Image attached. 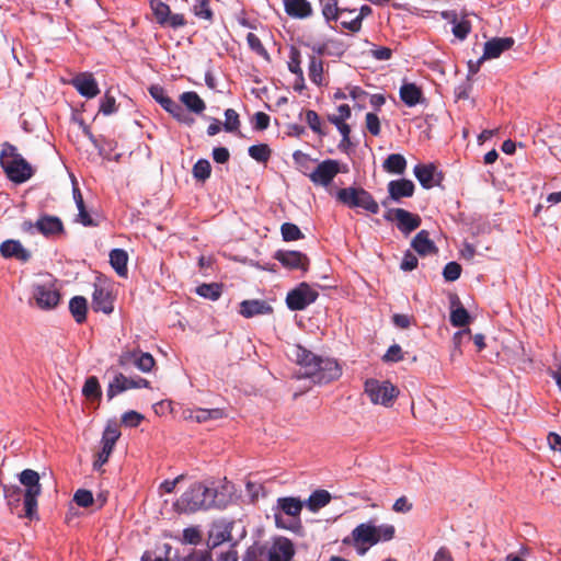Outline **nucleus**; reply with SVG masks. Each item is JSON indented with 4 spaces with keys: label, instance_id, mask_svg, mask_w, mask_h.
<instances>
[{
    "label": "nucleus",
    "instance_id": "nucleus-21",
    "mask_svg": "<svg viewBox=\"0 0 561 561\" xmlns=\"http://www.w3.org/2000/svg\"><path fill=\"white\" fill-rule=\"evenodd\" d=\"M0 254L5 259H16L21 262H27L31 259V253L26 250L19 240L9 239L1 243Z\"/></svg>",
    "mask_w": 561,
    "mask_h": 561
},
{
    "label": "nucleus",
    "instance_id": "nucleus-15",
    "mask_svg": "<svg viewBox=\"0 0 561 561\" xmlns=\"http://www.w3.org/2000/svg\"><path fill=\"white\" fill-rule=\"evenodd\" d=\"M274 259L289 270H301L306 272L309 267L308 256L299 251L278 250L275 252Z\"/></svg>",
    "mask_w": 561,
    "mask_h": 561
},
{
    "label": "nucleus",
    "instance_id": "nucleus-35",
    "mask_svg": "<svg viewBox=\"0 0 561 561\" xmlns=\"http://www.w3.org/2000/svg\"><path fill=\"white\" fill-rule=\"evenodd\" d=\"M69 310L77 323H83L87 319V299L82 296L72 297L69 301Z\"/></svg>",
    "mask_w": 561,
    "mask_h": 561
},
{
    "label": "nucleus",
    "instance_id": "nucleus-3",
    "mask_svg": "<svg viewBox=\"0 0 561 561\" xmlns=\"http://www.w3.org/2000/svg\"><path fill=\"white\" fill-rule=\"evenodd\" d=\"M0 164L12 182L23 183L33 175L31 164L18 152L16 147L9 142L2 145Z\"/></svg>",
    "mask_w": 561,
    "mask_h": 561
},
{
    "label": "nucleus",
    "instance_id": "nucleus-9",
    "mask_svg": "<svg viewBox=\"0 0 561 561\" xmlns=\"http://www.w3.org/2000/svg\"><path fill=\"white\" fill-rule=\"evenodd\" d=\"M319 294L309 284L300 283L296 288L290 290L286 296V305L293 311L306 309L313 304Z\"/></svg>",
    "mask_w": 561,
    "mask_h": 561
},
{
    "label": "nucleus",
    "instance_id": "nucleus-47",
    "mask_svg": "<svg viewBox=\"0 0 561 561\" xmlns=\"http://www.w3.org/2000/svg\"><path fill=\"white\" fill-rule=\"evenodd\" d=\"M280 232L284 241H296L304 238L299 227L291 222H284L280 227Z\"/></svg>",
    "mask_w": 561,
    "mask_h": 561
},
{
    "label": "nucleus",
    "instance_id": "nucleus-41",
    "mask_svg": "<svg viewBox=\"0 0 561 561\" xmlns=\"http://www.w3.org/2000/svg\"><path fill=\"white\" fill-rule=\"evenodd\" d=\"M224 416L221 409H197L192 411L188 415L190 419L195 420L197 423H204L209 420H218Z\"/></svg>",
    "mask_w": 561,
    "mask_h": 561
},
{
    "label": "nucleus",
    "instance_id": "nucleus-38",
    "mask_svg": "<svg viewBox=\"0 0 561 561\" xmlns=\"http://www.w3.org/2000/svg\"><path fill=\"white\" fill-rule=\"evenodd\" d=\"M268 560V547L265 543L254 542L251 545L243 558L242 561H266Z\"/></svg>",
    "mask_w": 561,
    "mask_h": 561
},
{
    "label": "nucleus",
    "instance_id": "nucleus-27",
    "mask_svg": "<svg viewBox=\"0 0 561 561\" xmlns=\"http://www.w3.org/2000/svg\"><path fill=\"white\" fill-rule=\"evenodd\" d=\"M414 175L424 188H432L436 184V167L432 163L415 165Z\"/></svg>",
    "mask_w": 561,
    "mask_h": 561
},
{
    "label": "nucleus",
    "instance_id": "nucleus-32",
    "mask_svg": "<svg viewBox=\"0 0 561 561\" xmlns=\"http://www.w3.org/2000/svg\"><path fill=\"white\" fill-rule=\"evenodd\" d=\"M373 12L371 8L369 5H362L357 12L354 14V18L352 19H343L342 20V27L350 31V32H353V33H356L358 32L360 28H362V22L363 20L370 15Z\"/></svg>",
    "mask_w": 561,
    "mask_h": 561
},
{
    "label": "nucleus",
    "instance_id": "nucleus-11",
    "mask_svg": "<svg viewBox=\"0 0 561 561\" xmlns=\"http://www.w3.org/2000/svg\"><path fill=\"white\" fill-rule=\"evenodd\" d=\"M150 8L157 23L161 26L180 28L186 25V20L183 14L172 13L170 7L160 0H151Z\"/></svg>",
    "mask_w": 561,
    "mask_h": 561
},
{
    "label": "nucleus",
    "instance_id": "nucleus-13",
    "mask_svg": "<svg viewBox=\"0 0 561 561\" xmlns=\"http://www.w3.org/2000/svg\"><path fill=\"white\" fill-rule=\"evenodd\" d=\"M150 382L141 377H126L124 374L118 373L114 376L113 380L110 382L106 391V396L108 400H112L117 394L137 388H149Z\"/></svg>",
    "mask_w": 561,
    "mask_h": 561
},
{
    "label": "nucleus",
    "instance_id": "nucleus-31",
    "mask_svg": "<svg viewBox=\"0 0 561 561\" xmlns=\"http://www.w3.org/2000/svg\"><path fill=\"white\" fill-rule=\"evenodd\" d=\"M399 93L402 102L409 107L419 104L423 96L421 89L414 83H404L400 88Z\"/></svg>",
    "mask_w": 561,
    "mask_h": 561
},
{
    "label": "nucleus",
    "instance_id": "nucleus-44",
    "mask_svg": "<svg viewBox=\"0 0 561 561\" xmlns=\"http://www.w3.org/2000/svg\"><path fill=\"white\" fill-rule=\"evenodd\" d=\"M302 56L301 51L296 46H290L287 67L293 75H301L304 70L301 68Z\"/></svg>",
    "mask_w": 561,
    "mask_h": 561
},
{
    "label": "nucleus",
    "instance_id": "nucleus-58",
    "mask_svg": "<svg viewBox=\"0 0 561 561\" xmlns=\"http://www.w3.org/2000/svg\"><path fill=\"white\" fill-rule=\"evenodd\" d=\"M73 501L80 507H89L93 504V494L89 490L79 489L73 495Z\"/></svg>",
    "mask_w": 561,
    "mask_h": 561
},
{
    "label": "nucleus",
    "instance_id": "nucleus-40",
    "mask_svg": "<svg viewBox=\"0 0 561 561\" xmlns=\"http://www.w3.org/2000/svg\"><path fill=\"white\" fill-rule=\"evenodd\" d=\"M192 12L201 20L207 21L209 24L214 22V12L209 5L210 0H194Z\"/></svg>",
    "mask_w": 561,
    "mask_h": 561
},
{
    "label": "nucleus",
    "instance_id": "nucleus-46",
    "mask_svg": "<svg viewBox=\"0 0 561 561\" xmlns=\"http://www.w3.org/2000/svg\"><path fill=\"white\" fill-rule=\"evenodd\" d=\"M193 176L197 181L205 182L211 173V165L208 160L206 159H199L197 162L193 165Z\"/></svg>",
    "mask_w": 561,
    "mask_h": 561
},
{
    "label": "nucleus",
    "instance_id": "nucleus-59",
    "mask_svg": "<svg viewBox=\"0 0 561 561\" xmlns=\"http://www.w3.org/2000/svg\"><path fill=\"white\" fill-rule=\"evenodd\" d=\"M375 529H376L375 537L378 538V542L379 541H389L394 537L396 529H394V526H392V525H388V524H383L380 526L375 525Z\"/></svg>",
    "mask_w": 561,
    "mask_h": 561
},
{
    "label": "nucleus",
    "instance_id": "nucleus-60",
    "mask_svg": "<svg viewBox=\"0 0 561 561\" xmlns=\"http://www.w3.org/2000/svg\"><path fill=\"white\" fill-rule=\"evenodd\" d=\"M247 42H248V45L249 47L255 51L256 54H259L260 56H263L265 58H268V53L267 50L265 49V47L263 46L261 39L254 34V33H249L247 35Z\"/></svg>",
    "mask_w": 561,
    "mask_h": 561
},
{
    "label": "nucleus",
    "instance_id": "nucleus-8",
    "mask_svg": "<svg viewBox=\"0 0 561 561\" xmlns=\"http://www.w3.org/2000/svg\"><path fill=\"white\" fill-rule=\"evenodd\" d=\"M22 230L31 234L38 232L46 238H54L65 232L61 219L51 215H42L35 222L25 220L22 224Z\"/></svg>",
    "mask_w": 561,
    "mask_h": 561
},
{
    "label": "nucleus",
    "instance_id": "nucleus-30",
    "mask_svg": "<svg viewBox=\"0 0 561 561\" xmlns=\"http://www.w3.org/2000/svg\"><path fill=\"white\" fill-rule=\"evenodd\" d=\"M180 102L192 113L202 114L206 110L203 99L194 91H186L180 95Z\"/></svg>",
    "mask_w": 561,
    "mask_h": 561
},
{
    "label": "nucleus",
    "instance_id": "nucleus-4",
    "mask_svg": "<svg viewBox=\"0 0 561 561\" xmlns=\"http://www.w3.org/2000/svg\"><path fill=\"white\" fill-rule=\"evenodd\" d=\"M20 482L25 490L23 494L24 515L19 516L33 519L37 515V497L42 492L39 474L35 470L25 469L20 473Z\"/></svg>",
    "mask_w": 561,
    "mask_h": 561
},
{
    "label": "nucleus",
    "instance_id": "nucleus-49",
    "mask_svg": "<svg viewBox=\"0 0 561 561\" xmlns=\"http://www.w3.org/2000/svg\"><path fill=\"white\" fill-rule=\"evenodd\" d=\"M470 321V314L461 305L450 312V323L453 327H465Z\"/></svg>",
    "mask_w": 561,
    "mask_h": 561
},
{
    "label": "nucleus",
    "instance_id": "nucleus-39",
    "mask_svg": "<svg viewBox=\"0 0 561 561\" xmlns=\"http://www.w3.org/2000/svg\"><path fill=\"white\" fill-rule=\"evenodd\" d=\"M2 489L8 506L11 510L18 507L24 494V491L21 489V486L15 484H4L2 485Z\"/></svg>",
    "mask_w": 561,
    "mask_h": 561
},
{
    "label": "nucleus",
    "instance_id": "nucleus-19",
    "mask_svg": "<svg viewBox=\"0 0 561 561\" xmlns=\"http://www.w3.org/2000/svg\"><path fill=\"white\" fill-rule=\"evenodd\" d=\"M294 553L293 542L282 537L268 547V561H290Z\"/></svg>",
    "mask_w": 561,
    "mask_h": 561
},
{
    "label": "nucleus",
    "instance_id": "nucleus-17",
    "mask_svg": "<svg viewBox=\"0 0 561 561\" xmlns=\"http://www.w3.org/2000/svg\"><path fill=\"white\" fill-rule=\"evenodd\" d=\"M273 312V307L262 299L243 300L239 305V313L249 319L255 316L270 314Z\"/></svg>",
    "mask_w": 561,
    "mask_h": 561
},
{
    "label": "nucleus",
    "instance_id": "nucleus-54",
    "mask_svg": "<svg viewBox=\"0 0 561 561\" xmlns=\"http://www.w3.org/2000/svg\"><path fill=\"white\" fill-rule=\"evenodd\" d=\"M225 123L224 129L228 133H234L239 130L240 119L239 114L233 108H228L225 111Z\"/></svg>",
    "mask_w": 561,
    "mask_h": 561
},
{
    "label": "nucleus",
    "instance_id": "nucleus-57",
    "mask_svg": "<svg viewBox=\"0 0 561 561\" xmlns=\"http://www.w3.org/2000/svg\"><path fill=\"white\" fill-rule=\"evenodd\" d=\"M460 275L461 266L457 262H448L443 270V276L447 282H455Z\"/></svg>",
    "mask_w": 561,
    "mask_h": 561
},
{
    "label": "nucleus",
    "instance_id": "nucleus-14",
    "mask_svg": "<svg viewBox=\"0 0 561 561\" xmlns=\"http://www.w3.org/2000/svg\"><path fill=\"white\" fill-rule=\"evenodd\" d=\"M33 298L41 309H53L60 300V294L54 284L35 285Z\"/></svg>",
    "mask_w": 561,
    "mask_h": 561
},
{
    "label": "nucleus",
    "instance_id": "nucleus-33",
    "mask_svg": "<svg viewBox=\"0 0 561 561\" xmlns=\"http://www.w3.org/2000/svg\"><path fill=\"white\" fill-rule=\"evenodd\" d=\"M320 5L322 15L328 23L340 21L342 25V9L339 7V0H320Z\"/></svg>",
    "mask_w": 561,
    "mask_h": 561
},
{
    "label": "nucleus",
    "instance_id": "nucleus-62",
    "mask_svg": "<svg viewBox=\"0 0 561 561\" xmlns=\"http://www.w3.org/2000/svg\"><path fill=\"white\" fill-rule=\"evenodd\" d=\"M306 121L312 131L317 133L318 135H324V131L321 128V121L317 112L308 110L306 112Z\"/></svg>",
    "mask_w": 561,
    "mask_h": 561
},
{
    "label": "nucleus",
    "instance_id": "nucleus-10",
    "mask_svg": "<svg viewBox=\"0 0 561 561\" xmlns=\"http://www.w3.org/2000/svg\"><path fill=\"white\" fill-rule=\"evenodd\" d=\"M304 503L298 497L286 496L277 499L276 507L274 508L275 524L278 528L293 529V526L287 525L282 516V513L290 517L298 518L300 516Z\"/></svg>",
    "mask_w": 561,
    "mask_h": 561
},
{
    "label": "nucleus",
    "instance_id": "nucleus-28",
    "mask_svg": "<svg viewBox=\"0 0 561 561\" xmlns=\"http://www.w3.org/2000/svg\"><path fill=\"white\" fill-rule=\"evenodd\" d=\"M72 193H73V199L76 202V205H77V208L79 211L78 216H77V221L80 222L81 225H83L84 227L98 226L96 221H94V219L91 217V215L88 213V210L85 208L84 201H83V197H82V194H81L79 187H77L75 185Z\"/></svg>",
    "mask_w": 561,
    "mask_h": 561
},
{
    "label": "nucleus",
    "instance_id": "nucleus-6",
    "mask_svg": "<svg viewBox=\"0 0 561 561\" xmlns=\"http://www.w3.org/2000/svg\"><path fill=\"white\" fill-rule=\"evenodd\" d=\"M375 533L376 529L373 523H363L356 526L342 542L345 546H353L358 554L364 556L370 547L378 543Z\"/></svg>",
    "mask_w": 561,
    "mask_h": 561
},
{
    "label": "nucleus",
    "instance_id": "nucleus-29",
    "mask_svg": "<svg viewBox=\"0 0 561 561\" xmlns=\"http://www.w3.org/2000/svg\"><path fill=\"white\" fill-rule=\"evenodd\" d=\"M233 523H226L221 525H215L209 534V545L215 548L226 541H230L232 539Z\"/></svg>",
    "mask_w": 561,
    "mask_h": 561
},
{
    "label": "nucleus",
    "instance_id": "nucleus-50",
    "mask_svg": "<svg viewBox=\"0 0 561 561\" xmlns=\"http://www.w3.org/2000/svg\"><path fill=\"white\" fill-rule=\"evenodd\" d=\"M82 393L87 398H94V399L101 398L102 391H101L99 380L95 376H91V377L87 378V380L83 385V388H82Z\"/></svg>",
    "mask_w": 561,
    "mask_h": 561
},
{
    "label": "nucleus",
    "instance_id": "nucleus-64",
    "mask_svg": "<svg viewBox=\"0 0 561 561\" xmlns=\"http://www.w3.org/2000/svg\"><path fill=\"white\" fill-rule=\"evenodd\" d=\"M365 119L368 131L374 136H378L381 130L378 116L375 113H367Z\"/></svg>",
    "mask_w": 561,
    "mask_h": 561
},
{
    "label": "nucleus",
    "instance_id": "nucleus-23",
    "mask_svg": "<svg viewBox=\"0 0 561 561\" xmlns=\"http://www.w3.org/2000/svg\"><path fill=\"white\" fill-rule=\"evenodd\" d=\"M388 192L393 201L411 197L414 194V183L408 179L393 180L388 184Z\"/></svg>",
    "mask_w": 561,
    "mask_h": 561
},
{
    "label": "nucleus",
    "instance_id": "nucleus-25",
    "mask_svg": "<svg viewBox=\"0 0 561 561\" xmlns=\"http://www.w3.org/2000/svg\"><path fill=\"white\" fill-rule=\"evenodd\" d=\"M285 12L296 19H306L312 14V8L307 0H283Z\"/></svg>",
    "mask_w": 561,
    "mask_h": 561
},
{
    "label": "nucleus",
    "instance_id": "nucleus-36",
    "mask_svg": "<svg viewBox=\"0 0 561 561\" xmlns=\"http://www.w3.org/2000/svg\"><path fill=\"white\" fill-rule=\"evenodd\" d=\"M331 501V494L327 490H316L306 501V506L311 512H318L328 505Z\"/></svg>",
    "mask_w": 561,
    "mask_h": 561
},
{
    "label": "nucleus",
    "instance_id": "nucleus-5",
    "mask_svg": "<svg viewBox=\"0 0 561 561\" xmlns=\"http://www.w3.org/2000/svg\"><path fill=\"white\" fill-rule=\"evenodd\" d=\"M336 199L348 208H362L370 214L379 213V205L374 196L362 187H345L336 192Z\"/></svg>",
    "mask_w": 561,
    "mask_h": 561
},
{
    "label": "nucleus",
    "instance_id": "nucleus-12",
    "mask_svg": "<svg viewBox=\"0 0 561 561\" xmlns=\"http://www.w3.org/2000/svg\"><path fill=\"white\" fill-rule=\"evenodd\" d=\"M341 163L337 160L327 159L320 162L317 168L308 174L310 181L318 186H328L341 172Z\"/></svg>",
    "mask_w": 561,
    "mask_h": 561
},
{
    "label": "nucleus",
    "instance_id": "nucleus-24",
    "mask_svg": "<svg viewBox=\"0 0 561 561\" xmlns=\"http://www.w3.org/2000/svg\"><path fill=\"white\" fill-rule=\"evenodd\" d=\"M308 76L317 87L327 85L324 78V62L314 55H308Z\"/></svg>",
    "mask_w": 561,
    "mask_h": 561
},
{
    "label": "nucleus",
    "instance_id": "nucleus-34",
    "mask_svg": "<svg viewBox=\"0 0 561 561\" xmlns=\"http://www.w3.org/2000/svg\"><path fill=\"white\" fill-rule=\"evenodd\" d=\"M127 252L123 249H113L110 252V263L119 276L127 275Z\"/></svg>",
    "mask_w": 561,
    "mask_h": 561
},
{
    "label": "nucleus",
    "instance_id": "nucleus-16",
    "mask_svg": "<svg viewBox=\"0 0 561 561\" xmlns=\"http://www.w3.org/2000/svg\"><path fill=\"white\" fill-rule=\"evenodd\" d=\"M71 85L77 89V91L88 99H92L100 93L99 85L96 80L94 79L92 73L82 72L77 75L70 81Z\"/></svg>",
    "mask_w": 561,
    "mask_h": 561
},
{
    "label": "nucleus",
    "instance_id": "nucleus-26",
    "mask_svg": "<svg viewBox=\"0 0 561 561\" xmlns=\"http://www.w3.org/2000/svg\"><path fill=\"white\" fill-rule=\"evenodd\" d=\"M411 247L422 256L437 252V248L430 239V233L426 230H421L416 233L411 242Z\"/></svg>",
    "mask_w": 561,
    "mask_h": 561
},
{
    "label": "nucleus",
    "instance_id": "nucleus-53",
    "mask_svg": "<svg viewBox=\"0 0 561 561\" xmlns=\"http://www.w3.org/2000/svg\"><path fill=\"white\" fill-rule=\"evenodd\" d=\"M451 23H453V34L457 38L465 39L468 36V34L470 33V30H471L470 23L465 20L457 21L456 13H453Z\"/></svg>",
    "mask_w": 561,
    "mask_h": 561
},
{
    "label": "nucleus",
    "instance_id": "nucleus-51",
    "mask_svg": "<svg viewBox=\"0 0 561 561\" xmlns=\"http://www.w3.org/2000/svg\"><path fill=\"white\" fill-rule=\"evenodd\" d=\"M156 365V360L150 353L140 352L135 362V367L142 373H149Z\"/></svg>",
    "mask_w": 561,
    "mask_h": 561
},
{
    "label": "nucleus",
    "instance_id": "nucleus-63",
    "mask_svg": "<svg viewBox=\"0 0 561 561\" xmlns=\"http://www.w3.org/2000/svg\"><path fill=\"white\" fill-rule=\"evenodd\" d=\"M142 420L144 415L136 411H128L122 415V423L129 427H137Z\"/></svg>",
    "mask_w": 561,
    "mask_h": 561
},
{
    "label": "nucleus",
    "instance_id": "nucleus-2",
    "mask_svg": "<svg viewBox=\"0 0 561 561\" xmlns=\"http://www.w3.org/2000/svg\"><path fill=\"white\" fill-rule=\"evenodd\" d=\"M228 499L222 491L204 482L193 483L174 503L179 513H194L199 510L225 508Z\"/></svg>",
    "mask_w": 561,
    "mask_h": 561
},
{
    "label": "nucleus",
    "instance_id": "nucleus-42",
    "mask_svg": "<svg viewBox=\"0 0 561 561\" xmlns=\"http://www.w3.org/2000/svg\"><path fill=\"white\" fill-rule=\"evenodd\" d=\"M222 293V286L218 283L202 284L197 286L196 294L209 300H217Z\"/></svg>",
    "mask_w": 561,
    "mask_h": 561
},
{
    "label": "nucleus",
    "instance_id": "nucleus-7",
    "mask_svg": "<svg viewBox=\"0 0 561 561\" xmlns=\"http://www.w3.org/2000/svg\"><path fill=\"white\" fill-rule=\"evenodd\" d=\"M365 392L374 404H382L385 407L392 405L399 394V390L390 381L377 379L366 380Z\"/></svg>",
    "mask_w": 561,
    "mask_h": 561
},
{
    "label": "nucleus",
    "instance_id": "nucleus-22",
    "mask_svg": "<svg viewBox=\"0 0 561 561\" xmlns=\"http://www.w3.org/2000/svg\"><path fill=\"white\" fill-rule=\"evenodd\" d=\"M92 308L94 311H102L110 314L114 310L113 298L111 293L101 286H95L92 295Z\"/></svg>",
    "mask_w": 561,
    "mask_h": 561
},
{
    "label": "nucleus",
    "instance_id": "nucleus-37",
    "mask_svg": "<svg viewBox=\"0 0 561 561\" xmlns=\"http://www.w3.org/2000/svg\"><path fill=\"white\" fill-rule=\"evenodd\" d=\"M382 168L393 174H403L407 169V160L400 153H391L383 161Z\"/></svg>",
    "mask_w": 561,
    "mask_h": 561
},
{
    "label": "nucleus",
    "instance_id": "nucleus-61",
    "mask_svg": "<svg viewBox=\"0 0 561 561\" xmlns=\"http://www.w3.org/2000/svg\"><path fill=\"white\" fill-rule=\"evenodd\" d=\"M114 447L102 444L101 450L96 455V459L93 462L94 470H100L105 465L113 451Z\"/></svg>",
    "mask_w": 561,
    "mask_h": 561
},
{
    "label": "nucleus",
    "instance_id": "nucleus-20",
    "mask_svg": "<svg viewBox=\"0 0 561 561\" xmlns=\"http://www.w3.org/2000/svg\"><path fill=\"white\" fill-rule=\"evenodd\" d=\"M393 211L397 227L402 233L409 234L420 227L421 217L419 215L412 214L403 208H393Z\"/></svg>",
    "mask_w": 561,
    "mask_h": 561
},
{
    "label": "nucleus",
    "instance_id": "nucleus-1",
    "mask_svg": "<svg viewBox=\"0 0 561 561\" xmlns=\"http://www.w3.org/2000/svg\"><path fill=\"white\" fill-rule=\"evenodd\" d=\"M290 356L299 366L298 378H308L313 383H329L342 375L335 359L318 356L299 344L291 347Z\"/></svg>",
    "mask_w": 561,
    "mask_h": 561
},
{
    "label": "nucleus",
    "instance_id": "nucleus-48",
    "mask_svg": "<svg viewBox=\"0 0 561 561\" xmlns=\"http://www.w3.org/2000/svg\"><path fill=\"white\" fill-rule=\"evenodd\" d=\"M119 436L118 425L116 423H108L103 432L101 444L114 447Z\"/></svg>",
    "mask_w": 561,
    "mask_h": 561
},
{
    "label": "nucleus",
    "instance_id": "nucleus-18",
    "mask_svg": "<svg viewBox=\"0 0 561 561\" xmlns=\"http://www.w3.org/2000/svg\"><path fill=\"white\" fill-rule=\"evenodd\" d=\"M515 41L513 37H493L485 42L482 59H493L501 56L502 53L511 49Z\"/></svg>",
    "mask_w": 561,
    "mask_h": 561
},
{
    "label": "nucleus",
    "instance_id": "nucleus-55",
    "mask_svg": "<svg viewBox=\"0 0 561 561\" xmlns=\"http://www.w3.org/2000/svg\"><path fill=\"white\" fill-rule=\"evenodd\" d=\"M140 350H125L118 356V365L123 369H128L130 366L135 365L138 354Z\"/></svg>",
    "mask_w": 561,
    "mask_h": 561
},
{
    "label": "nucleus",
    "instance_id": "nucleus-43",
    "mask_svg": "<svg viewBox=\"0 0 561 561\" xmlns=\"http://www.w3.org/2000/svg\"><path fill=\"white\" fill-rule=\"evenodd\" d=\"M334 42L332 39H327L324 42H304L302 45L311 50L310 55L321 58L323 56L332 55L330 46Z\"/></svg>",
    "mask_w": 561,
    "mask_h": 561
},
{
    "label": "nucleus",
    "instance_id": "nucleus-45",
    "mask_svg": "<svg viewBox=\"0 0 561 561\" xmlns=\"http://www.w3.org/2000/svg\"><path fill=\"white\" fill-rule=\"evenodd\" d=\"M249 156L257 162L266 163L271 158V149L266 144H259L249 147Z\"/></svg>",
    "mask_w": 561,
    "mask_h": 561
},
{
    "label": "nucleus",
    "instance_id": "nucleus-56",
    "mask_svg": "<svg viewBox=\"0 0 561 561\" xmlns=\"http://www.w3.org/2000/svg\"><path fill=\"white\" fill-rule=\"evenodd\" d=\"M116 111H117L116 100L111 94L110 91H106L103 99L101 100L100 112L103 115H111V114L115 113Z\"/></svg>",
    "mask_w": 561,
    "mask_h": 561
},
{
    "label": "nucleus",
    "instance_id": "nucleus-52",
    "mask_svg": "<svg viewBox=\"0 0 561 561\" xmlns=\"http://www.w3.org/2000/svg\"><path fill=\"white\" fill-rule=\"evenodd\" d=\"M167 112L171 114L180 123L186 125H192L194 123V119L190 117L185 113L184 108L175 101H173V103L167 108Z\"/></svg>",
    "mask_w": 561,
    "mask_h": 561
}]
</instances>
